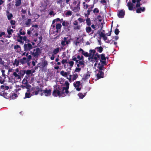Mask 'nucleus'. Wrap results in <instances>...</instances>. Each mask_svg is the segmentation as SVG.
I'll use <instances>...</instances> for the list:
<instances>
[{
  "label": "nucleus",
  "mask_w": 151,
  "mask_h": 151,
  "mask_svg": "<svg viewBox=\"0 0 151 151\" xmlns=\"http://www.w3.org/2000/svg\"><path fill=\"white\" fill-rule=\"evenodd\" d=\"M65 84L66 87H63L62 88V91L61 92V96H62L64 93L68 94L69 92L68 89L69 87V84L67 81H65Z\"/></svg>",
  "instance_id": "1"
},
{
  "label": "nucleus",
  "mask_w": 151,
  "mask_h": 151,
  "mask_svg": "<svg viewBox=\"0 0 151 151\" xmlns=\"http://www.w3.org/2000/svg\"><path fill=\"white\" fill-rule=\"evenodd\" d=\"M61 89L59 87L55 88L54 89L52 92V95L54 97H60L61 96V91H60Z\"/></svg>",
  "instance_id": "2"
},
{
  "label": "nucleus",
  "mask_w": 151,
  "mask_h": 151,
  "mask_svg": "<svg viewBox=\"0 0 151 151\" xmlns=\"http://www.w3.org/2000/svg\"><path fill=\"white\" fill-rule=\"evenodd\" d=\"M30 52L33 57L37 58L41 53V50L40 48L37 47L33 50V52L31 51Z\"/></svg>",
  "instance_id": "3"
},
{
  "label": "nucleus",
  "mask_w": 151,
  "mask_h": 151,
  "mask_svg": "<svg viewBox=\"0 0 151 151\" xmlns=\"http://www.w3.org/2000/svg\"><path fill=\"white\" fill-rule=\"evenodd\" d=\"M70 24L69 22L68 21H63L62 22V25L64 27V29L66 30L67 31H69L70 30Z\"/></svg>",
  "instance_id": "4"
},
{
  "label": "nucleus",
  "mask_w": 151,
  "mask_h": 151,
  "mask_svg": "<svg viewBox=\"0 0 151 151\" xmlns=\"http://www.w3.org/2000/svg\"><path fill=\"white\" fill-rule=\"evenodd\" d=\"M23 47L24 50L25 51H30L32 49L33 47L32 45L29 43H25Z\"/></svg>",
  "instance_id": "5"
},
{
  "label": "nucleus",
  "mask_w": 151,
  "mask_h": 151,
  "mask_svg": "<svg viewBox=\"0 0 151 151\" xmlns=\"http://www.w3.org/2000/svg\"><path fill=\"white\" fill-rule=\"evenodd\" d=\"M80 1H78V3L77 4L74 5V7L72 9V10L74 12H79L80 10Z\"/></svg>",
  "instance_id": "6"
},
{
  "label": "nucleus",
  "mask_w": 151,
  "mask_h": 151,
  "mask_svg": "<svg viewBox=\"0 0 151 151\" xmlns=\"http://www.w3.org/2000/svg\"><path fill=\"white\" fill-rule=\"evenodd\" d=\"M31 90L35 91L32 92L33 93H35V95H37L38 94L39 92L40 91H42V90L41 88H40L38 86H37L36 88H32L31 89Z\"/></svg>",
  "instance_id": "7"
},
{
  "label": "nucleus",
  "mask_w": 151,
  "mask_h": 151,
  "mask_svg": "<svg viewBox=\"0 0 151 151\" xmlns=\"http://www.w3.org/2000/svg\"><path fill=\"white\" fill-rule=\"evenodd\" d=\"M125 14V12L123 9L120 10L117 14L118 17L119 18H123L124 17Z\"/></svg>",
  "instance_id": "8"
},
{
  "label": "nucleus",
  "mask_w": 151,
  "mask_h": 151,
  "mask_svg": "<svg viewBox=\"0 0 151 151\" xmlns=\"http://www.w3.org/2000/svg\"><path fill=\"white\" fill-rule=\"evenodd\" d=\"M0 95L4 97L6 99H9V94L7 93L5 91L1 92Z\"/></svg>",
  "instance_id": "9"
},
{
  "label": "nucleus",
  "mask_w": 151,
  "mask_h": 151,
  "mask_svg": "<svg viewBox=\"0 0 151 151\" xmlns=\"http://www.w3.org/2000/svg\"><path fill=\"white\" fill-rule=\"evenodd\" d=\"M104 73L102 72L101 70H99L98 73L96 75V77L98 79L103 78L104 76Z\"/></svg>",
  "instance_id": "10"
},
{
  "label": "nucleus",
  "mask_w": 151,
  "mask_h": 151,
  "mask_svg": "<svg viewBox=\"0 0 151 151\" xmlns=\"http://www.w3.org/2000/svg\"><path fill=\"white\" fill-rule=\"evenodd\" d=\"M42 91L43 92L45 95L46 96H49L51 94V90L50 89L47 90V89H46L42 90Z\"/></svg>",
  "instance_id": "11"
},
{
  "label": "nucleus",
  "mask_w": 151,
  "mask_h": 151,
  "mask_svg": "<svg viewBox=\"0 0 151 151\" xmlns=\"http://www.w3.org/2000/svg\"><path fill=\"white\" fill-rule=\"evenodd\" d=\"M127 6L128 7L129 10L132 11L134 8L133 7L134 4L130 1L127 3Z\"/></svg>",
  "instance_id": "12"
},
{
  "label": "nucleus",
  "mask_w": 151,
  "mask_h": 151,
  "mask_svg": "<svg viewBox=\"0 0 151 151\" xmlns=\"http://www.w3.org/2000/svg\"><path fill=\"white\" fill-rule=\"evenodd\" d=\"M86 32L88 34L91 32L90 34H92L94 32V30H92L91 27L90 26L86 27Z\"/></svg>",
  "instance_id": "13"
},
{
  "label": "nucleus",
  "mask_w": 151,
  "mask_h": 151,
  "mask_svg": "<svg viewBox=\"0 0 151 151\" xmlns=\"http://www.w3.org/2000/svg\"><path fill=\"white\" fill-rule=\"evenodd\" d=\"M17 97V94L13 93L9 94V99H14Z\"/></svg>",
  "instance_id": "14"
},
{
  "label": "nucleus",
  "mask_w": 151,
  "mask_h": 151,
  "mask_svg": "<svg viewBox=\"0 0 151 151\" xmlns=\"http://www.w3.org/2000/svg\"><path fill=\"white\" fill-rule=\"evenodd\" d=\"M61 27L62 25L58 23L57 24L56 26V28L57 30L55 31L56 32L58 33L60 32Z\"/></svg>",
  "instance_id": "15"
},
{
  "label": "nucleus",
  "mask_w": 151,
  "mask_h": 151,
  "mask_svg": "<svg viewBox=\"0 0 151 151\" xmlns=\"http://www.w3.org/2000/svg\"><path fill=\"white\" fill-rule=\"evenodd\" d=\"M100 57V55L98 53H96L93 56V58L94 59L95 62H98L99 60V59Z\"/></svg>",
  "instance_id": "16"
},
{
  "label": "nucleus",
  "mask_w": 151,
  "mask_h": 151,
  "mask_svg": "<svg viewBox=\"0 0 151 151\" xmlns=\"http://www.w3.org/2000/svg\"><path fill=\"white\" fill-rule=\"evenodd\" d=\"M27 62H28L27 60V58L26 57H23L22 58L19 60L20 63L22 64H25Z\"/></svg>",
  "instance_id": "17"
},
{
  "label": "nucleus",
  "mask_w": 151,
  "mask_h": 151,
  "mask_svg": "<svg viewBox=\"0 0 151 151\" xmlns=\"http://www.w3.org/2000/svg\"><path fill=\"white\" fill-rule=\"evenodd\" d=\"M22 83L24 85L26 86L27 88H30L31 87V86L28 84V81L27 80L24 79L22 81Z\"/></svg>",
  "instance_id": "18"
},
{
  "label": "nucleus",
  "mask_w": 151,
  "mask_h": 151,
  "mask_svg": "<svg viewBox=\"0 0 151 151\" xmlns=\"http://www.w3.org/2000/svg\"><path fill=\"white\" fill-rule=\"evenodd\" d=\"M89 74V72H87L86 74H84L83 76V80L84 81H85L88 79L90 76V74Z\"/></svg>",
  "instance_id": "19"
},
{
  "label": "nucleus",
  "mask_w": 151,
  "mask_h": 151,
  "mask_svg": "<svg viewBox=\"0 0 151 151\" xmlns=\"http://www.w3.org/2000/svg\"><path fill=\"white\" fill-rule=\"evenodd\" d=\"M145 10V7H140L137 8L136 10V12L138 13H140L142 12H144Z\"/></svg>",
  "instance_id": "20"
},
{
  "label": "nucleus",
  "mask_w": 151,
  "mask_h": 151,
  "mask_svg": "<svg viewBox=\"0 0 151 151\" xmlns=\"http://www.w3.org/2000/svg\"><path fill=\"white\" fill-rule=\"evenodd\" d=\"M95 50H97V52L101 53L103 50V48L101 47H97L95 48Z\"/></svg>",
  "instance_id": "21"
},
{
  "label": "nucleus",
  "mask_w": 151,
  "mask_h": 151,
  "mask_svg": "<svg viewBox=\"0 0 151 151\" xmlns=\"http://www.w3.org/2000/svg\"><path fill=\"white\" fill-rule=\"evenodd\" d=\"M14 49L17 52H19L21 51V47L18 45H16L14 46Z\"/></svg>",
  "instance_id": "22"
},
{
  "label": "nucleus",
  "mask_w": 151,
  "mask_h": 151,
  "mask_svg": "<svg viewBox=\"0 0 151 151\" xmlns=\"http://www.w3.org/2000/svg\"><path fill=\"white\" fill-rule=\"evenodd\" d=\"M67 37H64L62 39L61 42V44L63 47H64L66 45L65 42L67 40Z\"/></svg>",
  "instance_id": "23"
},
{
  "label": "nucleus",
  "mask_w": 151,
  "mask_h": 151,
  "mask_svg": "<svg viewBox=\"0 0 151 151\" xmlns=\"http://www.w3.org/2000/svg\"><path fill=\"white\" fill-rule=\"evenodd\" d=\"M31 23V19H28L27 21H26L25 24L26 26L28 27L30 26Z\"/></svg>",
  "instance_id": "24"
},
{
  "label": "nucleus",
  "mask_w": 151,
  "mask_h": 151,
  "mask_svg": "<svg viewBox=\"0 0 151 151\" xmlns=\"http://www.w3.org/2000/svg\"><path fill=\"white\" fill-rule=\"evenodd\" d=\"M25 70H21L19 71V73H18L19 75H20V77H23L24 75L25 74Z\"/></svg>",
  "instance_id": "25"
},
{
  "label": "nucleus",
  "mask_w": 151,
  "mask_h": 151,
  "mask_svg": "<svg viewBox=\"0 0 151 151\" xmlns=\"http://www.w3.org/2000/svg\"><path fill=\"white\" fill-rule=\"evenodd\" d=\"M87 93V92H85L84 93V94H83L82 93H79L78 94V96H79V97H80V98L82 99L86 95V94Z\"/></svg>",
  "instance_id": "26"
},
{
  "label": "nucleus",
  "mask_w": 151,
  "mask_h": 151,
  "mask_svg": "<svg viewBox=\"0 0 151 151\" xmlns=\"http://www.w3.org/2000/svg\"><path fill=\"white\" fill-rule=\"evenodd\" d=\"M13 75L14 76V78H16L17 79H20L21 77H20V75L18 73V74L16 72H14L13 73Z\"/></svg>",
  "instance_id": "27"
},
{
  "label": "nucleus",
  "mask_w": 151,
  "mask_h": 151,
  "mask_svg": "<svg viewBox=\"0 0 151 151\" xmlns=\"http://www.w3.org/2000/svg\"><path fill=\"white\" fill-rule=\"evenodd\" d=\"M19 63H20L19 60H18L16 59L15 60L13 64L14 65H16L17 66L19 65Z\"/></svg>",
  "instance_id": "28"
},
{
  "label": "nucleus",
  "mask_w": 151,
  "mask_h": 151,
  "mask_svg": "<svg viewBox=\"0 0 151 151\" xmlns=\"http://www.w3.org/2000/svg\"><path fill=\"white\" fill-rule=\"evenodd\" d=\"M32 96V94H31L30 92H27L25 93V97L24 99L27 98H29Z\"/></svg>",
  "instance_id": "29"
},
{
  "label": "nucleus",
  "mask_w": 151,
  "mask_h": 151,
  "mask_svg": "<svg viewBox=\"0 0 151 151\" xmlns=\"http://www.w3.org/2000/svg\"><path fill=\"white\" fill-rule=\"evenodd\" d=\"M98 68L99 69V70H103L104 66L100 63L98 64Z\"/></svg>",
  "instance_id": "30"
},
{
  "label": "nucleus",
  "mask_w": 151,
  "mask_h": 151,
  "mask_svg": "<svg viewBox=\"0 0 151 151\" xmlns=\"http://www.w3.org/2000/svg\"><path fill=\"white\" fill-rule=\"evenodd\" d=\"M60 48L59 47L55 49L53 51V54L55 55L59 52Z\"/></svg>",
  "instance_id": "31"
},
{
  "label": "nucleus",
  "mask_w": 151,
  "mask_h": 151,
  "mask_svg": "<svg viewBox=\"0 0 151 151\" xmlns=\"http://www.w3.org/2000/svg\"><path fill=\"white\" fill-rule=\"evenodd\" d=\"M67 72H65L64 70H62L60 72V74L62 76L66 77H67Z\"/></svg>",
  "instance_id": "32"
},
{
  "label": "nucleus",
  "mask_w": 151,
  "mask_h": 151,
  "mask_svg": "<svg viewBox=\"0 0 151 151\" xmlns=\"http://www.w3.org/2000/svg\"><path fill=\"white\" fill-rule=\"evenodd\" d=\"M86 23L87 24V25L88 26H90L91 24V22L90 18H87L86 19Z\"/></svg>",
  "instance_id": "33"
},
{
  "label": "nucleus",
  "mask_w": 151,
  "mask_h": 151,
  "mask_svg": "<svg viewBox=\"0 0 151 151\" xmlns=\"http://www.w3.org/2000/svg\"><path fill=\"white\" fill-rule=\"evenodd\" d=\"M100 56H101V59L100 60H106V58L107 57H105V54H104V53H102V54H101V55H100Z\"/></svg>",
  "instance_id": "34"
},
{
  "label": "nucleus",
  "mask_w": 151,
  "mask_h": 151,
  "mask_svg": "<svg viewBox=\"0 0 151 151\" xmlns=\"http://www.w3.org/2000/svg\"><path fill=\"white\" fill-rule=\"evenodd\" d=\"M81 85V83L80 81H77L76 83H73V86L75 87H79Z\"/></svg>",
  "instance_id": "35"
},
{
  "label": "nucleus",
  "mask_w": 151,
  "mask_h": 151,
  "mask_svg": "<svg viewBox=\"0 0 151 151\" xmlns=\"http://www.w3.org/2000/svg\"><path fill=\"white\" fill-rule=\"evenodd\" d=\"M89 6L86 4L85 2H83V7L84 9H86L88 8Z\"/></svg>",
  "instance_id": "36"
},
{
  "label": "nucleus",
  "mask_w": 151,
  "mask_h": 151,
  "mask_svg": "<svg viewBox=\"0 0 151 151\" xmlns=\"http://www.w3.org/2000/svg\"><path fill=\"white\" fill-rule=\"evenodd\" d=\"M11 27H10L9 28L8 27V29L7 30V32L8 34L9 35L12 34V32H13V30L12 29H10Z\"/></svg>",
  "instance_id": "37"
},
{
  "label": "nucleus",
  "mask_w": 151,
  "mask_h": 151,
  "mask_svg": "<svg viewBox=\"0 0 151 151\" xmlns=\"http://www.w3.org/2000/svg\"><path fill=\"white\" fill-rule=\"evenodd\" d=\"M21 0H17L16 1L15 5L16 6H19L21 4Z\"/></svg>",
  "instance_id": "38"
},
{
  "label": "nucleus",
  "mask_w": 151,
  "mask_h": 151,
  "mask_svg": "<svg viewBox=\"0 0 151 151\" xmlns=\"http://www.w3.org/2000/svg\"><path fill=\"white\" fill-rule=\"evenodd\" d=\"M97 33L99 34L100 36L101 37H103L105 35V34L102 32H101V30H98Z\"/></svg>",
  "instance_id": "39"
},
{
  "label": "nucleus",
  "mask_w": 151,
  "mask_h": 151,
  "mask_svg": "<svg viewBox=\"0 0 151 151\" xmlns=\"http://www.w3.org/2000/svg\"><path fill=\"white\" fill-rule=\"evenodd\" d=\"M73 78H72V80L73 81H74V80H76V78L78 77V74L76 73L75 74H73L72 75Z\"/></svg>",
  "instance_id": "40"
},
{
  "label": "nucleus",
  "mask_w": 151,
  "mask_h": 151,
  "mask_svg": "<svg viewBox=\"0 0 151 151\" xmlns=\"http://www.w3.org/2000/svg\"><path fill=\"white\" fill-rule=\"evenodd\" d=\"M72 60L74 61H76V64H77L78 63V62L79 61V60H77V58L75 57L74 56H73L72 57Z\"/></svg>",
  "instance_id": "41"
},
{
  "label": "nucleus",
  "mask_w": 151,
  "mask_h": 151,
  "mask_svg": "<svg viewBox=\"0 0 151 151\" xmlns=\"http://www.w3.org/2000/svg\"><path fill=\"white\" fill-rule=\"evenodd\" d=\"M72 14V12L70 11H67L65 13V15L66 16H70Z\"/></svg>",
  "instance_id": "42"
},
{
  "label": "nucleus",
  "mask_w": 151,
  "mask_h": 151,
  "mask_svg": "<svg viewBox=\"0 0 151 151\" xmlns=\"http://www.w3.org/2000/svg\"><path fill=\"white\" fill-rule=\"evenodd\" d=\"M25 73L27 75H30L32 74V71L31 70H25Z\"/></svg>",
  "instance_id": "43"
},
{
  "label": "nucleus",
  "mask_w": 151,
  "mask_h": 151,
  "mask_svg": "<svg viewBox=\"0 0 151 151\" xmlns=\"http://www.w3.org/2000/svg\"><path fill=\"white\" fill-rule=\"evenodd\" d=\"M78 20L79 22L80 23H81L82 22H84L85 21V19H83L81 17L79 18Z\"/></svg>",
  "instance_id": "44"
},
{
  "label": "nucleus",
  "mask_w": 151,
  "mask_h": 151,
  "mask_svg": "<svg viewBox=\"0 0 151 151\" xmlns=\"http://www.w3.org/2000/svg\"><path fill=\"white\" fill-rule=\"evenodd\" d=\"M88 59L92 63H94L95 62L94 59V58H93V56H92V57L88 58Z\"/></svg>",
  "instance_id": "45"
},
{
  "label": "nucleus",
  "mask_w": 151,
  "mask_h": 151,
  "mask_svg": "<svg viewBox=\"0 0 151 151\" xmlns=\"http://www.w3.org/2000/svg\"><path fill=\"white\" fill-rule=\"evenodd\" d=\"M81 26L79 25H76V26H74L73 27V29L74 30H79L80 29Z\"/></svg>",
  "instance_id": "46"
},
{
  "label": "nucleus",
  "mask_w": 151,
  "mask_h": 151,
  "mask_svg": "<svg viewBox=\"0 0 151 151\" xmlns=\"http://www.w3.org/2000/svg\"><path fill=\"white\" fill-rule=\"evenodd\" d=\"M100 61L101 62V63L102 64V65H103L104 66V65H106L107 64L106 60H100Z\"/></svg>",
  "instance_id": "47"
},
{
  "label": "nucleus",
  "mask_w": 151,
  "mask_h": 151,
  "mask_svg": "<svg viewBox=\"0 0 151 151\" xmlns=\"http://www.w3.org/2000/svg\"><path fill=\"white\" fill-rule=\"evenodd\" d=\"M19 34L22 35H24L25 34V31H22V29H21L19 31Z\"/></svg>",
  "instance_id": "48"
},
{
  "label": "nucleus",
  "mask_w": 151,
  "mask_h": 151,
  "mask_svg": "<svg viewBox=\"0 0 151 151\" xmlns=\"http://www.w3.org/2000/svg\"><path fill=\"white\" fill-rule=\"evenodd\" d=\"M4 87H5V86H4V85H1L0 86V90L1 91V92H3L4 91Z\"/></svg>",
  "instance_id": "49"
},
{
  "label": "nucleus",
  "mask_w": 151,
  "mask_h": 151,
  "mask_svg": "<svg viewBox=\"0 0 151 151\" xmlns=\"http://www.w3.org/2000/svg\"><path fill=\"white\" fill-rule=\"evenodd\" d=\"M89 52H91L93 54V55H94L95 54L96 52V50L95 49L94 50H90Z\"/></svg>",
  "instance_id": "50"
},
{
  "label": "nucleus",
  "mask_w": 151,
  "mask_h": 151,
  "mask_svg": "<svg viewBox=\"0 0 151 151\" xmlns=\"http://www.w3.org/2000/svg\"><path fill=\"white\" fill-rule=\"evenodd\" d=\"M141 4H140V2L138 1H137V4L136 5V7L137 8H138L139 7Z\"/></svg>",
  "instance_id": "51"
},
{
  "label": "nucleus",
  "mask_w": 151,
  "mask_h": 151,
  "mask_svg": "<svg viewBox=\"0 0 151 151\" xmlns=\"http://www.w3.org/2000/svg\"><path fill=\"white\" fill-rule=\"evenodd\" d=\"M81 70V68H76L75 70V72H79Z\"/></svg>",
  "instance_id": "52"
},
{
  "label": "nucleus",
  "mask_w": 151,
  "mask_h": 151,
  "mask_svg": "<svg viewBox=\"0 0 151 151\" xmlns=\"http://www.w3.org/2000/svg\"><path fill=\"white\" fill-rule=\"evenodd\" d=\"M93 11L94 13H99V10L97 8H95Z\"/></svg>",
  "instance_id": "53"
},
{
  "label": "nucleus",
  "mask_w": 151,
  "mask_h": 151,
  "mask_svg": "<svg viewBox=\"0 0 151 151\" xmlns=\"http://www.w3.org/2000/svg\"><path fill=\"white\" fill-rule=\"evenodd\" d=\"M13 17L12 14V13H10L9 15L7 16V18L8 20H10L12 19V18Z\"/></svg>",
  "instance_id": "54"
},
{
  "label": "nucleus",
  "mask_w": 151,
  "mask_h": 151,
  "mask_svg": "<svg viewBox=\"0 0 151 151\" xmlns=\"http://www.w3.org/2000/svg\"><path fill=\"white\" fill-rule=\"evenodd\" d=\"M61 63H62V64H64L65 63H67V59H63L62 60Z\"/></svg>",
  "instance_id": "55"
},
{
  "label": "nucleus",
  "mask_w": 151,
  "mask_h": 151,
  "mask_svg": "<svg viewBox=\"0 0 151 151\" xmlns=\"http://www.w3.org/2000/svg\"><path fill=\"white\" fill-rule=\"evenodd\" d=\"M4 61L2 60V59L1 58H0V64L4 65Z\"/></svg>",
  "instance_id": "56"
},
{
  "label": "nucleus",
  "mask_w": 151,
  "mask_h": 151,
  "mask_svg": "<svg viewBox=\"0 0 151 151\" xmlns=\"http://www.w3.org/2000/svg\"><path fill=\"white\" fill-rule=\"evenodd\" d=\"M48 64L47 62V61H45L43 63L42 66L43 67L46 66Z\"/></svg>",
  "instance_id": "57"
},
{
  "label": "nucleus",
  "mask_w": 151,
  "mask_h": 151,
  "mask_svg": "<svg viewBox=\"0 0 151 151\" xmlns=\"http://www.w3.org/2000/svg\"><path fill=\"white\" fill-rule=\"evenodd\" d=\"M27 60L28 61V62H29L30 60L32 59V56L30 55H29L27 57Z\"/></svg>",
  "instance_id": "58"
},
{
  "label": "nucleus",
  "mask_w": 151,
  "mask_h": 151,
  "mask_svg": "<svg viewBox=\"0 0 151 151\" xmlns=\"http://www.w3.org/2000/svg\"><path fill=\"white\" fill-rule=\"evenodd\" d=\"M85 61L82 60H79L78 63L80 65H84V64Z\"/></svg>",
  "instance_id": "59"
},
{
  "label": "nucleus",
  "mask_w": 151,
  "mask_h": 151,
  "mask_svg": "<svg viewBox=\"0 0 151 151\" xmlns=\"http://www.w3.org/2000/svg\"><path fill=\"white\" fill-rule=\"evenodd\" d=\"M68 63L71 67L73 66L74 64V62L72 61H69Z\"/></svg>",
  "instance_id": "60"
},
{
  "label": "nucleus",
  "mask_w": 151,
  "mask_h": 151,
  "mask_svg": "<svg viewBox=\"0 0 151 151\" xmlns=\"http://www.w3.org/2000/svg\"><path fill=\"white\" fill-rule=\"evenodd\" d=\"M114 33L116 35H118L119 34V30L118 29L116 28L115 29L114 31Z\"/></svg>",
  "instance_id": "61"
},
{
  "label": "nucleus",
  "mask_w": 151,
  "mask_h": 151,
  "mask_svg": "<svg viewBox=\"0 0 151 151\" xmlns=\"http://www.w3.org/2000/svg\"><path fill=\"white\" fill-rule=\"evenodd\" d=\"M83 55H84L85 57H87L89 56L88 53L87 52H85L83 53Z\"/></svg>",
  "instance_id": "62"
},
{
  "label": "nucleus",
  "mask_w": 151,
  "mask_h": 151,
  "mask_svg": "<svg viewBox=\"0 0 151 151\" xmlns=\"http://www.w3.org/2000/svg\"><path fill=\"white\" fill-rule=\"evenodd\" d=\"M73 25L76 26L78 25V22L77 20H76L73 23Z\"/></svg>",
  "instance_id": "63"
},
{
  "label": "nucleus",
  "mask_w": 151,
  "mask_h": 151,
  "mask_svg": "<svg viewBox=\"0 0 151 151\" xmlns=\"http://www.w3.org/2000/svg\"><path fill=\"white\" fill-rule=\"evenodd\" d=\"M10 23L11 25H14L15 24V21L14 20H11L10 21Z\"/></svg>",
  "instance_id": "64"
}]
</instances>
